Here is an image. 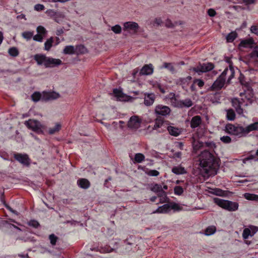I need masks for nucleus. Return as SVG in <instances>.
<instances>
[{"label":"nucleus","mask_w":258,"mask_h":258,"mask_svg":"<svg viewBox=\"0 0 258 258\" xmlns=\"http://www.w3.org/2000/svg\"><path fill=\"white\" fill-rule=\"evenodd\" d=\"M202 123L201 117L199 115L194 116L190 121V127L192 128L198 127Z\"/></svg>","instance_id":"19"},{"label":"nucleus","mask_w":258,"mask_h":258,"mask_svg":"<svg viewBox=\"0 0 258 258\" xmlns=\"http://www.w3.org/2000/svg\"><path fill=\"white\" fill-rule=\"evenodd\" d=\"M244 198L249 201H258V195L250 194V193H245L243 195Z\"/></svg>","instance_id":"31"},{"label":"nucleus","mask_w":258,"mask_h":258,"mask_svg":"<svg viewBox=\"0 0 258 258\" xmlns=\"http://www.w3.org/2000/svg\"><path fill=\"white\" fill-rule=\"evenodd\" d=\"M150 189L154 192L158 193V194L161 193V191H164L162 186L157 183L152 184L150 186Z\"/></svg>","instance_id":"32"},{"label":"nucleus","mask_w":258,"mask_h":258,"mask_svg":"<svg viewBox=\"0 0 258 258\" xmlns=\"http://www.w3.org/2000/svg\"><path fill=\"white\" fill-rule=\"evenodd\" d=\"M36 31L37 34L33 36V39L35 41L42 42L47 33V30L43 26H39L36 28Z\"/></svg>","instance_id":"11"},{"label":"nucleus","mask_w":258,"mask_h":258,"mask_svg":"<svg viewBox=\"0 0 258 258\" xmlns=\"http://www.w3.org/2000/svg\"><path fill=\"white\" fill-rule=\"evenodd\" d=\"M258 231V228L256 226L250 225L245 228L242 233V237L244 239H247L249 236H252Z\"/></svg>","instance_id":"16"},{"label":"nucleus","mask_w":258,"mask_h":258,"mask_svg":"<svg viewBox=\"0 0 258 258\" xmlns=\"http://www.w3.org/2000/svg\"><path fill=\"white\" fill-rule=\"evenodd\" d=\"M227 133L241 137L244 136V127L241 126H235L232 124H228L225 126Z\"/></svg>","instance_id":"6"},{"label":"nucleus","mask_w":258,"mask_h":258,"mask_svg":"<svg viewBox=\"0 0 258 258\" xmlns=\"http://www.w3.org/2000/svg\"><path fill=\"white\" fill-rule=\"evenodd\" d=\"M170 101L171 105L177 108H180V106H181L180 100H178L176 98L174 95L173 96V97L170 98Z\"/></svg>","instance_id":"33"},{"label":"nucleus","mask_w":258,"mask_h":258,"mask_svg":"<svg viewBox=\"0 0 258 258\" xmlns=\"http://www.w3.org/2000/svg\"><path fill=\"white\" fill-rule=\"evenodd\" d=\"M28 225L30 226H32L34 228H37L39 226V223H38V222L36 220H32L31 221H30L29 222H28Z\"/></svg>","instance_id":"51"},{"label":"nucleus","mask_w":258,"mask_h":258,"mask_svg":"<svg viewBox=\"0 0 258 258\" xmlns=\"http://www.w3.org/2000/svg\"><path fill=\"white\" fill-rule=\"evenodd\" d=\"M165 26L167 27L170 28L173 26L171 21L169 20H167L165 22Z\"/></svg>","instance_id":"60"},{"label":"nucleus","mask_w":258,"mask_h":258,"mask_svg":"<svg viewBox=\"0 0 258 258\" xmlns=\"http://www.w3.org/2000/svg\"><path fill=\"white\" fill-rule=\"evenodd\" d=\"M220 141L225 144H229L231 142L230 137L227 136H223L220 138Z\"/></svg>","instance_id":"50"},{"label":"nucleus","mask_w":258,"mask_h":258,"mask_svg":"<svg viewBox=\"0 0 258 258\" xmlns=\"http://www.w3.org/2000/svg\"><path fill=\"white\" fill-rule=\"evenodd\" d=\"M253 43V41L252 39H247L243 40L240 43V46L243 47H251Z\"/></svg>","instance_id":"29"},{"label":"nucleus","mask_w":258,"mask_h":258,"mask_svg":"<svg viewBox=\"0 0 258 258\" xmlns=\"http://www.w3.org/2000/svg\"><path fill=\"white\" fill-rule=\"evenodd\" d=\"M77 184L80 187L84 189H87L90 186L89 181L86 178H80L78 179Z\"/></svg>","instance_id":"20"},{"label":"nucleus","mask_w":258,"mask_h":258,"mask_svg":"<svg viewBox=\"0 0 258 258\" xmlns=\"http://www.w3.org/2000/svg\"><path fill=\"white\" fill-rule=\"evenodd\" d=\"M53 42V38L51 37L48 39L44 43V49L47 51H49L52 46Z\"/></svg>","instance_id":"34"},{"label":"nucleus","mask_w":258,"mask_h":258,"mask_svg":"<svg viewBox=\"0 0 258 258\" xmlns=\"http://www.w3.org/2000/svg\"><path fill=\"white\" fill-rule=\"evenodd\" d=\"M162 23V20L160 18H157L155 19L154 25H156L157 26L161 25Z\"/></svg>","instance_id":"58"},{"label":"nucleus","mask_w":258,"mask_h":258,"mask_svg":"<svg viewBox=\"0 0 258 258\" xmlns=\"http://www.w3.org/2000/svg\"><path fill=\"white\" fill-rule=\"evenodd\" d=\"M258 130V122H255L244 127V136L249 132Z\"/></svg>","instance_id":"22"},{"label":"nucleus","mask_w":258,"mask_h":258,"mask_svg":"<svg viewBox=\"0 0 258 258\" xmlns=\"http://www.w3.org/2000/svg\"><path fill=\"white\" fill-rule=\"evenodd\" d=\"M158 196L160 198V203H164L166 202L167 197L165 191H161V193L158 194Z\"/></svg>","instance_id":"44"},{"label":"nucleus","mask_w":258,"mask_h":258,"mask_svg":"<svg viewBox=\"0 0 258 258\" xmlns=\"http://www.w3.org/2000/svg\"><path fill=\"white\" fill-rule=\"evenodd\" d=\"M111 30L115 34H120L121 32V27L119 25H115L111 28Z\"/></svg>","instance_id":"47"},{"label":"nucleus","mask_w":258,"mask_h":258,"mask_svg":"<svg viewBox=\"0 0 258 258\" xmlns=\"http://www.w3.org/2000/svg\"><path fill=\"white\" fill-rule=\"evenodd\" d=\"M24 124L29 129L38 134L42 133L45 128L44 125L39 121L34 119H29L26 121Z\"/></svg>","instance_id":"5"},{"label":"nucleus","mask_w":258,"mask_h":258,"mask_svg":"<svg viewBox=\"0 0 258 258\" xmlns=\"http://www.w3.org/2000/svg\"><path fill=\"white\" fill-rule=\"evenodd\" d=\"M154 68L151 63L145 64L141 70L140 74L141 75H151L153 73Z\"/></svg>","instance_id":"17"},{"label":"nucleus","mask_w":258,"mask_h":258,"mask_svg":"<svg viewBox=\"0 0 258 258\" xmlns=\"http://www.w3.org/2000/svg\"><path fill=\"white\" fill-rule=\"evenodd\" d=\"M194 84H197L200 88H202L204 85V82L201 79H195L194 81Z\"/></svg>","instance_id":"54"},{"label":"nucleus","mask_w":258,"mask_h":258,"mask_svg":"<svg viewBox=\"0 0 258 258\" xmlns=\"http://www.w3.org/2000/svg\"><path fill=\"white\" fill-rule=\"evenodd\" d=\"M142 119L137 115L132 116L127 123V126L130 128L136 130L140 127Z\"/></svg>","instance_id":"10"},{"label":"nucleus","mask_w":258,"mask_h":258,"mask_svg":"<svg viewBox=\"0 0 258 258\" xmlns=\"http://www.w3.org/2000/svg\"><path fill=\"white\" fill-rule=\"evenodd\" d=\"M253 91L250 88H247L244 92L240 93L241 100L244 103V106H247L252 103L253 100Z\"/></svg>","instance_id":"7"},{"label":"nucleus","mask_w":258,"mask_h":258,"mask_svg":"<svg viewBox=\"0 0 258 258\" xmlns=\"http://www.w3.org/2000/svg\"><path fill=\"white\" fill-rule=\"evenodd\" d=\"M181 155H182V154H181V152H176L174 154V157L178 158H181Z\"/></svg>","instance_id":"62"},{"label":"nucleus","mask_w":258,"mask_h":258,"mask_svg":"<svg viewBox=\"0 0 258 258\" xmlns=\"http://www.w3.org/2000/svg\"><path fill=\"white\" fill-rule=\"evenodd\" d=\"M226 112L227 119L229 120H233L235 118V113L234 111L232 109H230L227 110Z\"/></svg>","instance_id":"37"},{"label":"nucleus","mask_w":258,"mask_h":258,"mask_svg":"<svg viewBox=\"0 0 258 258\" xmlns=\"http://www.w3.org/2000/svg\"><path fill=\"white\" fill-rule=\"evenodd\" d=\"M155 96L153 93L146 94L144 98V103L147 106L152 105L155 101Z\"/></svg>","instance_id":"18"},{"label":"nucleus","mask_w":258,"mask_h":258,"mask_svg":"<svg viewBox=\"0 0 258 258\" xmlns=\"http://www.w3.org/2000/svg\"><path fill=\"white\" fill-rule=\"evenodd\" d=\"M214 202L219 207L229 211H235L238 208V204L237 202L224 200L219 198H215Z\"/></svg>","instance_id":"4"},{"label":"nucleus","mask_w":258,"mask_h":258,"mask_svg":"<svg viewBox=\"0 0 258 258\" xmlns=\"http://www.w3.org/2000/svg\"><path fill=\"white\" fill-rule=\"evenodd\" d=\"M214 68V66L213 63L208 62L202 64L200 63L196 67L193 68L192 70L200 75L201 73L210 71L213 70Z\"/></svg>","instance_id":"8"},{"label":"nucleus","mask_w":258,"mask_h":258,"mask_svg":"<svg viewBox=\"0 0 258 258\" xmlns=\"http://www.w3.org/2000/svg\"><path fill=\"white\" fill-rule=\"evenodd\" d=\"M174 190L175 194L177 195H181L183 191V188L180 186H175Z\"/></svg>","instance_id":"52"},{"label":"nucleus","mask_w":258,"mask_h":258,"mask_svg":"<svg viewBox=\"0 0 258 258\" xmlns=\"http://www.w3.org/2000/svg\"><path fill=\"white\" fill-rule=\"evenodd\" d=\"M46 13L49 15H54V14H55V12L52 10L47 11Z\"/></svg>","instance_id":"64"},{"label":"nucleus","mask_w":258,"mask_h":258,"mask_svg":"<svg viewBox=\"0 0 258 258\" xmlns=\"http://www.w3.org/2000/svg\"><path fill=\"white\" fill-rule=\"evenodd\" d=\"M192 146L194 151L197 152L203 146V143L194 141L192 143Z\"/></svg>","instance_id":"42"},{"label":"nucleus","mask_w":258,"mask_h":258,"mask_svg":"<svg viewBox=\"0 0 258 258\" xmlns=\"http://www.w3.org/2000/svg\"><path fill=\"white\" fill-rule=\"evenodd\" d=\"M170 210L173 209L175 211H180L181 210V208L180 207V206L178 205V204L176 203H172L170 205Z\"/></svg>","instance_id":"53"},{"label":"nucleus","mask_w":258,"mask_h":258,"mask_svg":"<svg viewBox=\"0 0 258 258\" xmlns=\"http://www.w3.org/2000/svg\"><path fill=\"white\" fill-rule=\"evenodd\" d=\"M49 239L52 245H55L56 244L57 237L54 234H50L49 236Z\"/></svg>","instance_id":"48"},{"label":"nucleus","mask_w":258,"mask_h":258,"mask_svg":"<svg viewBox=\"0 0 258 258\" xmlns=\"http://www.w3.org/2000/svg\"><path fill=\"white\" fill-rule=\"evenodd\" d=\"M93 250L96 251H99L101 253H108L112 251L113 248L110 246L106 245L104 246H100L95 248Z\"/></svg>","instance_id":"23"},{"label":"nucleus","mask_w":258,"mask_h":258,"mask_svg":"<svg viewBox=\"0 0 258 258\" xmlns=\"http://www.w3.org/2000/svg\"><path fill=\"white\" fill-rule=\"evenodd\" d=\"M227 75H229L228 80L229 82L234 77V72L233 69L230 67L229 69L227 68L225 69L219 77L214 82L210 87V90L212 91L220 90L225 84V77Z\"/></svg>","instance_id":"2"},{"label":"nucleus","mask_w":258,"mask_h":258,"mask_svg":"<svg viewBox=\"0 0 258 258\" xmlns=\"http://www.w3.org/2000/svg\"><path fill=\"white\" fill-rule=\"evenodd\" d=\"M22 37L26 39L27 40H30L33 37L34 32L33 31H25L22 34Z\"/></svg>","instance_id":"40"},{"label":"nucleus","mask_w":258,"mask_h":258,"mask_svg":"<svg viewBox=\"0 0 258 258\" xmlns=\"http://www.w3.org/2000/svg\"><path fill=\"white\" fill-rule=\"evenodd\" d=\"M145 157L142 153H136L133 160L134 163H140L145 160Z\"/></svg>","instance_id":"30"},{"label":"nucleus","mask_w":258,"mask_h":258,"mask_svg":"<svg viewBox=\"0 0 258 258\" xmlns=\"http://www.w3.org/2000/svg\"><path fill=\"white\" fill-rule=\"evenodd\" d=\"M146 173L151 176H157L159 175V172L156 170H149Z\"/></svg>","instance_id":"49"},{"label":"nucleus","mask_w":258,"mask_h":258,"mask_svg":"<svg viewBox=\"0 0 258 258\" xmlns=\"http://www.w3.org/2000/svg\"><path fill=\"white\" fill-rule=\"evenodd\" d=\"M185 81H186V79L180 78L179 80H178L177 83L178 84L181 85L182 83H183Z\"/></svg>","instance_id":"63"},{"label":"nucleus","mask_w":258,"mask_h":258,"mask_svg":"<svg viewBox=\"0 0 258 258\" xmlns=\"http://www.w3.org/2000/svg\"><path fill=\"white\" fill-rule=\"evenodd\" d=\"M61 128V124L59 123H56L54 127H50L48 130V133L50 135H52L59 132Z\"/></svg>","instance_id":"35"},{"label":"nucleus","mask_w":258,"mask_h":258,"mask_svg":"<svg viewBox=\"0 0 258 258\" xmlns=\"http://www.w3.org/2000/svg\"><path fill=\"white\" fill-rule=\"evenodd\" d=\"M251 160L258 161V150L256 151L255 155L250 154L243 158L242 162L244 164H246Z\"/></svg>","instance_id":"21"},{"label":"nucleus","mask_w":258,"mask_h":258,"mask_svg":"<svg viewBox=\"0 0 258 258\" xmlns=\"http://www.w3.org/2000/svg\"><path fill=\"white\" fill-rule=\"evenodd\" d=\"M139 28V26L138 24L135 22H126L123 24V30L128 32L132 34L137 33Z\"/></svg>","instance_id":"9"},{"label":"nucleus","mask_w":258,"mask_h":258,"mask_svg":"<svg viewBox=\"0 0 258 258\" xmlns=\"http://www.w3.org/2000/svg\"><path fill=\"white\" fill-rule=\"evenodd\" d=\"M60 97V95L58 93L54 91L46 92L44 91L42 92V100L44 101H48L56 99Z\"/></svg>","instance_id":"14"},{"label":"nucleus","mask_w":258,"mask_h":258,"mask_svg":"<svg viewBox=\"0 0 258 258\" xmlns=\"http://www.w3.org/2000/svg\"><path fill=\"white\" fill-rule=\"evenodd\" d=\"M236 37L237 33L235 32H232L227 35L226 40L228 42H232Z\"/></svg>","instance_id":"41"},{"label":"nucleus","mask_w":258,"mask_h":258,"mask_svg":"<svg viewBox=\"0 0 258 258\" xmlns=\"http://www.w3.org/2000/svg\"><path fill=\"white\" fill-rule=\"evenodd\" d=\"M216 228L214 226H211L207 227L205 230V234L207 236L211 235L216 232Z\"/></svg>","instance_id":"36"},{"label":"nucleus","mask_w":258,"mask_h":258,"mask_svg":"<svg viewBox=\"0 0 258 258\" xmlns=\"http://www.w3.org/2000/svg\"><path fill=\"white\" fill-rule=\"evenodd\" d=\"M208 14L210 17H214L216 15V12L214 9H210L208 11Z\"/></svg>","instance_id":"57"},{"label":"nucleus","mask_w":258,"mask_h":258,"mask_svg":"<svg viewBox=\"0 0 258 258\" xmlns=\"http://www.w3.org/2000/svg\"><path fill=\"white\" fill-rule=\"evenodd\" d=\"M44 6L42 4H36L34 6V10L37 11H41L44 10Z\"/></svg>","instance_id":"55"},{"label":"nucleus","mask_w":258,"mask_h":258,"mask_svg":"<svg viewBox=\"0 0 258 258\" xmlns=\"http://www.w3.org/2000/svg\"><path fill=\"white\" fill-rule=\"evenodd\" d=\"M163 124V120L162 119L157 118L155 121V124L153 127L154 130H157L161 127Z\"/></svg>","instance_id":"43"},{"label":"nucleus","mask_w":258,"mask_h":258,"mask_svg":"<svg viewBox=\"0 0 258 258\" xmlns=\"http://www.w3.org/2000/svg\"><path fill=\"white\" fill-rule=\"evenodd\" d=\"M172 172L177 175L183 174L186 173L185 169L180 165L173 167L172 168Z\"/></svg>","instance_id":"24"},{"label":"nucleus","mask_w":258,"mask_h":258,"mask_svg":"<svg viewBox=\"0 0 258 258\" xmlns=\"http://www.w3.org/2000/svg\"><path fill=\"white\" fill-rule=\"evenodd\" d=\"M14 158L22 164L28 166L30 164V159L26 154L16 153L14 154Z\"/></svg>","instance_id":"12"},{"label":"nucleus","mask_w":258,"mask_h":258,"mask_svg":"<svg viewBox=\"0 0 258 258\" xmlns=\"http://www.w3.org/2000/svg\"><path fill=\"white\" fill-rule=\"evenodd\" d=\"M251 56L252 57H258V46H257L253 52L251 53Z\"/></svg>","instance_id":"59"},{"label":"nucleus","mask_w":258,"mask_h":258,"mask_svg":"<svg viewBox=\"0 0 258 258\" xmlns=\"http://www.w3.org/2000/svg\"><path fill=\"white\" fill-rule=\"evenodd\" d=\"M171 112L170 108L165 105L161 104L158 105L155 108V112L156 114L166 116L170 114Z\"/></svg>","instance_id":"15"},{"label":"nucleus","mask_w":258,"mask_h":258,"mask_svg":"<svg viewBox=\"0 0 258 258\" xmlns=\"http://www.w3.org/2000/svg\"><path fill=\"white\" fill-rule=\"evenodd\" d=\"M250 30L252 33L258 35V27L256 26H252L251 27Z\"/></svg>","instance_id":"56"},{"label":"nucleus","mask_w":258,"mask_h":258,"mask_svg":"<svg viewBox=\"0 0 258 258\" xmlns=\"http://www.w3.org/2000/svg\"><path fill=\"white\" fill-rule=\"evenodd\" d=\"M9 53L10 55L15 57L19 54V51L16 47H12L9 49Z\"/></svg>","instance_id":"46"},{"label":"nucleus","mask_w":258,"mask_h":258,"mask_svg":"<svg viewBox=\"0 0 258 258\" xmlns=\"http://www.w3.org/2000/svg\"><path fill=\"white\" fill-rule=\"evenodd\" d=\"M42 93L39 92H35L31 95V98L34 102H37L40 100H42Z\"/></svg>","instance_id":"39"},{"label":"nucleus","mask_w":258,"mask_h":258,"mask_svg":"<svg viewBox=\"0 0 258 258\" xmlns=\"http://www.w3.org/2000/svg\"><path fill=\"white\" fill-rule=\"evenodd\" d=\"M113 93L114 96L116 97H117L119 100H121V99L123 97V94L120 90L117 89H113Z\"/></svg>","instance_id":"45"},{"label":"nucleus","mask_w":258,"mask_h":258,"mask_svg":"<svg viewBox=\"0 0 258 258\" xmlns=\"http://www.w3.org/2000/svg\"><path fill=\"white\" fill-rule=\"evenodd\" d=\"M255 0H243V3L245 5H250L254 3Z\"/></svg>","instance_id":"61"},{"label":"nucleus","mask_w":258,"mask_h":258,"mask_svg":"<svg viewBox=\"0 0 258 258\" xmlns=\"http://www.w3.org/2000/svg\"><path fill=\"white\" fill-rule=\"evenodd\" d=\"M232 106L235 108L237 114L242 116H244V111L243 109L241 108V106L244 105V103L241 100V99H240L236 98H233L232 100Z\"/></svg>","instance_id":"13"},{"label":"nucleus","mask_w":258,"mask_h":258,"mask_svg":"<svg viewBox=\"0 0 258 258\" xmlns=\"http://www.w3.org/2000/svg\"><path fill=\"white\" fill-rule=\"evenodd\" d=\"M34 59L38 64L44 65L46 68H53L62 64L60 59L47 57L44 54H36Z\"/></svg>","instance_id":"3"},{"label":"nucleus","mask_w":258,"mask_h":258,"mask_svg":"<svg viewBox=\"0 0 258 258\" xmlns=\"http://www.w3.org/2000/svg\"><path fill=\"white\" fill-rule=\"evenodd\" d=\"M76 52V49L73 45L66 46L63 50V53L65 54H74Z\"/></svg>","instance_id":"27"},{"label":"nucleus","mask_w":258,"mask_h":258,"mask_svg":"<svg viewBox=\"0 0 258 258\" xmlns=\"http://www.w3.org/2000/svg\"><path fill=\"white\" fill-rule=\"evenodd\" d=\"M161 68L166 69L172 73L175 72V69L172 63L164 62Z\"/></svg>","instance_id":"38"},{"label":"nucleus","mask_w":258,"mask_h":258,"mask_svg":"<svg viewBox=\"0 0 258 258\" xmlns=\"http://www.w3.org/2000/svg\"><path fill=\"white\" fill-rule=\"evenodd\" d=\"M181 106L180 108H189L193 105V102L190 98H186L184 100H180Z\"/></svg>","instance_id":"26"},{"label":"nucleus","mask_w":258,"mask_h":258,"mask_svg":"<svg viewBox=\"0 0 258 258\" xmlns=\"http://www.w3.org/2000/svg\"><path fill=\"white\" fill-rule=\"evenodd\" d=\"M167 130L171 135L175 137L178 136L181 132L179 128L172 126H168Z\"/></svg>","instance_id":"28"},{"label":"nucleus","mask_w":258,"mask_h":258,"mask_svg":"<svg viewBox=\"0 0 258 258\" xmlns=\"http://www.w3.org/2000/svg\"><path fill=\"white\" fill-rule=\"evenodd\" d=\"M170 211V206L169 204H164L159 207L154 213H166Z\"/></svg>","instance_id":"25"},{"label":"nucleus","mask_w":258,"mask_h":258,"mask_svg":"<svg viewBox=\"0 0 258 258\" xmlns=\"http://www.w3.org/2000/svg\"><path fill=\"white\" fill-rule=\"evenodd\" d=\"M200 166L207 174H216L220 166L219 160L208 151H203L199 156Z\"/></svg>","instance_id":"1"}]
</instances>
